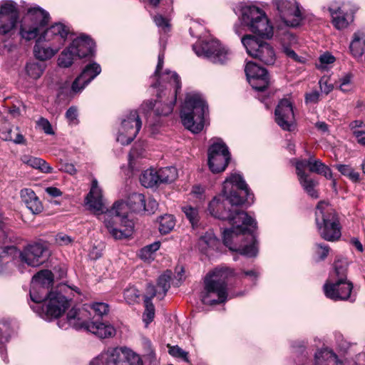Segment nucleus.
Segmentation results:
<instances>
[{
	"label": "nucleus",
	"mask_w": 365,
	"mask_h": 365,
	"mask_svg": "<svg viewBox=\"0 0 365 365\" xmlns=\"http://www.w3.org/2000/svg\"><path fill=\"white\" fill-rule=\"evenodd\" d=\"M160 291H157L155 286L151 284H148L147 285V287H146V292H145V299H147L148 298H149L150 301H151V299L157 296L158 297V292Z\"/></svg>",
	"instance_id": "obj_61"
},
{
	"label": "nucleus",
	"mask_w": 365,
	"mask_h": 365,
	"mask_svg": "<svg viewBox=\"0 0 365 365\" xmlns=\"http://www.w3.org/2000/svg\"><path fill=\"white\" fill-rule=\"evenodd\" d=\"M192 48L197 56L206 58L214 63L224 64L231 59L230 51L217 41L195 44Z\"/></svg>",
	"instance_id": "obj_14"
},
{
	"label": "nucleus",
	"mask_w": 365,
	"mask_h": 365,
	"mask_svg": "<svg viewBox=\"0 0 365 365\" xmlns=\"http://www.w3.org/2000/svg\"><path fill=\"white\" fill-rule=\"evenodd\" d=\"M47 247L43 243L29 245L19 252L21 262L31 267H38L46 259Z\"/></svg>",
	"instance_id": "obj_20"
},
{
	"label": "nucleus",
	"mask_w": 365,
	"mask_h": 365,
	"mask_svg": "<svg viewBox=\"0 0 365 365\" xmlns=\"http://www.w3.org/2000/svg\"><path fill=\"white\" fill-rule=\"evenodd\" d=\"M315 221L320 236L325 240L334 242L341 237V227L334 210L324 201L318 203Z\"/></svg>",
	"instance_id": "obj_8"
},
{
	"label": "nucleus",
	"mask_w": 365,
	"mask_h": 365,
	"mask_svg": "<svg viewBox=\"0 0 365 365\" xmlns=\"http://www.w3.org/2000/svg\"><path fill=\"white\" fill-rule=\"evenodd\" d=\"M352 77L351 73H346L339 79L336 85L341 91L348 92L351 90Z\"/></svg>",
	"instance_id": "obj_50"
},
{
	"label": "nucleus",
	"mask_w": 365,
	"mask_h": 365,
	"mask_svg": "<svg viewBox=\"0 0 365 365\" xmlns=\"http://www.w3.org/2000/svg\"><path fill=\"white\" fill-rule=\"evenodd\" d=\"M73 289L67 284L58 285L48 294L41 307V317L46 320L58 318L69 307Z\"/></svg>",
	"instance_id": "obj_6"
},
{
	"label": "nucleus",
	"mask_w": 365,
	"mask_h": 365,
	"mask_svg": "<svg viewBox=\"0 0 365 365\" xmlns=\"http://www.w3.org/2000/svg\"><path fill=\"white\" fill-rule=\"evenodd\" d=\"M334 269L331 278L335 282L324 284L325 295L333 300L347 299L353 288L352 284L346 280L347 262L345 259L335 260Z\"/></svg>",
	"instance_id": "obj_9"
},
{
	"label": "nucleus",
	"mask_w": 365,
	"mask_h": 365,
	"mask_svg": "<svg viewBox=\"0 0 365 365\" xmlns=\"http://www.w3.org/2000/svg\"><path fill=\"white\" fill-rule=\"evenodd\" d=\"M182 210L191 223L192 226L195 227L200 219L198 210L190 205H185L182 207Z\"/></svg>",
	"instance_id": "obj_48"
},
{
	"label": "nucleus",
	"mask_w": 365,
	"mask_h": 365,
	"mask_svg": "<svg viewBox=\"0 0 365 365\" xmlns=\"http://www.w3.org/2000/svg\"><path fill=\"white\" fill-rule=\"evenodd\" d=\"M140 181L145 187H153L159 184L158 171L154 169L145 170L140 176Z\"/></svg>",
	"instance_id": "obj_39"
},
{
	"label": "nucleus",
	"mask_w": 365,
	"mask_h": 365,
	"mask_svg": "<svg viewBox=\"0 0 365 365\" xmlns=\"http://www.w3.org/2000/svg\"><path fill=\"white\" fill-rule=\"evenodd\" d=\"M91 314L86 308H72L67 314L66 320H60V328L67 329L69 327L78 330L85 329L99 338L105 339L115 334V328L110 324L99 322L98 319H91Z\"/></svg>",
	"instance_id": "obj_3"
},
{
	"label": "nucleus",
	"mask_w": 365,
	"mask_h": 365,
	"mask_svg": "<svg viewBox=\"0 0 365 365\" xmlns=\"http://www.w3.org/2000/svg\"><path fill=\"white\" fill-rule=\"evenodd\" d=\"M69 46L73 51L76 56L81 58L92 54L94 43L89 37L81 36L73 39Z\"/></svg>",
	"instance_id": "obj_27"
},
{
	"label": "nucleus",
	"mask_w": 365,
	"mask_h": 365,
	"mask_svg": "<svg viewBox=\"0 0 365 365\" xmlns=\"http://www.w3.org/2000/svg\"><path fill=\"white\" fill-rule=\"evenodd\" d=\"M230 160L226 145L220 140L213 143L208 149V165L214 173L224 171Z\"/></svg>",
	"instance_id": "obj_18"
},
{
	"label": "nucleus",
	"mask_w": 365,
	"mask_h": 365,
	"mask_svg": "<svg viewBox=\"0 0 365 365\" xmlns=\"http://www.w3.org/2000/svg\"><path fill=\"white\" fill-rule=\"evenodd\" d=\"M283 53L289 58L293 60L295 62L298 63H304V58L303 57L299 56L294 51L289 48L288 46H283L282 48Z\"/></svg>",
	"instance_id": "obj_56"
},
{
	"label": "nucleus",
	"mask_w": 365,
	"mask_h": 365,
	"mask_svg": "<svg viewBox=\"0 0 365 365\" xmlns=\"http://www.w3.org/2000/svg\"><path fill=\"white\" fill-rule=\"evenodd\" d=\"M242 21L249 29L262 37L270 38L273 28L262 9L255 6H245L242 9Z\"/></svg>",
	"instance_id": "obj_11"
},
{
	"label": "nucleus",
	"mask_w": 365,
	"mask_h": 365,
	"mask_svg": "<svg viewBox=\"0 0 365 365\" xmlns=\"http://www.w3.org/2000/svg\"><path fill=\"white\" fill-rule=\"evenodd\" d=\"M101 72V68L97 63L88 64L73 82L71 86L72 91L75 93L81 92Z\"/></svg>",
	"instance_id": "obj_25"
},
{
	"label": "nucleus",
	"mask_w": 365,
	"mask_h": 365,
	"mask_svg": "<svg viewBox=\"0 0 365 365\" xmlns=\"http://www.w3.org/2000/svg\"><path fill=\"white\" fill-rule=\"evenodd\" d=\"M219 245V240L211 230L207 231L204 235L201 236L198 240V247L200 250L205 253H207L209 250H217Z\"/></svg>",
	"instance_id": "obj_33"
},
{
	"label": "nucleus",
	"mask_w": 365,
	"mask_h": 365,
	"mask_svg": "<svg viewBox=\"0 0 365 365\" xmlns=\"http://www.w3.org/2000/svg\"><path fill=\"white\" fill-rule=\"evenodd\" d=\"M320 93L317 91H313L306 94L305 100L309 103H317L319 101Z\"/></svg>",
	"instance_id": "obj_60"
},
{
	"label": "nucleus",
	"mask_w": 365,
	"mask_h": 365,
	"mask_svg": "<svg viewBox=\"0 0 365 365\" xmlns=\"http://www.w3.org/2000/svg\"><path fill=\"white\" fill-rule=\"evenodd\" d=\"M300 184L307 192V194L312 198H317L319 197L317 191L315 190V187L317 182L313 179L310 178L309 175L299 178Z\"/></svg>",
	"instance_id": "obj_43"
},
{
	"label": "nucleus",
	"mask_w": 365,
	"mask_h": 365,
	"mask_svg": "<svg viewBox=\"0 0 365 365\" xmlns=\"http://www.w3.org/2000/svg\"><path fill=\"white\" fill-rule=\"evenodd\" d=\"M124 298L128 304H133L140 297V292L135 287H129L124 290Z\"/></svg>",
	"instance_id": "obj_52"
},
{
	"label": "nucleus",
	"mask_w": 365,
	"mask_h": 365,
	"mask_svg": "<svg viewBox=\"0 0 365 365\" xmlns=\"http://www.w3.org/2000/svg\"><path fill=\"white\" fill-rule=\"evenodd\" d=\"M334 26L340 30L346 28L354 21L356 10L349 2H332L328 9Z\"/></svg>",
	"instance_id": "obj_17"
},
{
	"label": "nucleus",
	"mask_w": 365,
	"mask_h": 365,
	"mask_svg": "<svg viewBox=\"0 0 365 365\" xmlns=\"http://www.w3.org/2000/svg\"><path fill=\"white\" fill-rule=\"evenodd\" d=\"M233 274L234 271L228 267L216 268L207 274L201 294L202 302L205 304L224 303L228 295L227 279Z\"/></svg>",
	"instance_id": "obj_4"
},
{
	"label": "nucleus",
	"mask_w": 365,
	"mask_h": 365,
	"mask_svg": "<svg viewBox=\"0 0 365 365\" xmlns=\"http://www.w3.org/2000/svg\"><path fill=\"white\" fill-rule=\"evenodd\" d=\"M160 246V242H155L150 245L143 247L139 252V257L144 261H150L153 259V254L159 250Z\"/></svg>",
	"instance_id": "obj_46"
},
{
	"label": "nucleus",
	"mask_w": 365,
	"mask_h": 365,
	"mask_svg": "<svg viewBox=\"0 0 365 365\" xmlns=\"http://www.w3.org/2000/svg\"><path fill=\"white\" fill-rule=\"evenodd\" d=\"M142 125L136 110L130 111L122 120L117 136V141L122 145L130 144L136 137Z\"/></svg>",
	"instance_id": "obj_19"
},
{
	"label": "nucleus",
	"mask_w": 365,
	"mask_h": 365,
	"mask_svg": "<svg viewBox=\"0 0 365 365\" xmlns=\"http://www.w3.org/2000/svg\"><path fill=\"white\" fill-rule=\"evenodd\" d=\"M154 21L156 25L159 27H162L163 29H166L167 27H168V23L167 19L160 15L155 16Z\"/></svg>",
	"instance_id": "obj_63"
},
{
	"label": "nucleus",
	"mask_w": 365,
	"mask_h": 365,
	"mask_svg": "<svg viewBox=\"0 0 365 365\" xmlns=\"http://www.w3.org/2000/svg\"><path fill=\"white\" fill-rule=\"evenodd\" d=\"M309 170L311 173L322 175L327 179L332 180V184L335 186L336 180L333 179V175L330 168L323 163L320 160L311 158Z\"/></svg>",
	"instance_id": "obj_32"
},
{
	"label": "nucleus",
	"mask_w": 365,
	"mask_h": 365,
	"mask_svg": "<svg viewBox=\"0 0 365 365\" xmlns=\"http://www.w3.org/2000/svg\"><path fill=\"white\" fill-rule=\"evenodd\" d=\"M310 161H311V158H309L308 160H303L298 161L296 163L297 174L299 178L308 175L304 172V168H309V162Z\"/></svg>",
	"instance_id": "obj_54"
},
{
	"label": "nucleus",
	"mask_w": 365,
	"mask_h": 365,
	"mask_svg": "<svg viewBox=\"0 0 365 365\" xmlns=\"http://www.w3.org/2000/svg\"><path fill=\"white\" fill-rule=\"evenodd\" d=\"M158 203L154 199H149L148 201L145 202V210L143 212H147L150 215L155 212V211L158 209Z\"/></svg>",
	"instance_id": "obj_59"
},
{
	"label": "nucleus",
	"mask_w": 365,
	"mask_h": 365,
	"mask_svg": "<svg viewBox=\"0 0 365 365\" xmlns=\"http://www.w3.org/2000/svg\"><path fill=\"white\" fill-rule=\"evenodd\" d=\"M49 14L38 6L31 7L28 9L24 22L21 28L22 38L30 41L35 38L48 22Z\"/></svg>",
	"instance_id": "obj_12"
},
{
	"label": "nucleus",
	"mask_w": 365,
	"mask_h": 365,
	"mask_svg": "<svg viewBox=\"0 0 365 365\" xmlns=\"http://www.w3.org/2000/svg\"><path fill=\"white\" fill-rule=\"evenodd\" d=\"M253 202V195L237 173L231 174L223 183L222 195L215 197L209 204L208 210L213 217L228 220L232 227L223 232V242L230 250L247 257L257 253L253 231L256 222L238 205Z\"/></svg>",
	"instance_id": "obj_1"
},
{
	"label": "nucleus",
	"mask_w": 365,
	"mask_h": 365,
	"mask_svg": "<svg viewBox=\"0 0 365 365\" xmlns=\"http://www.w3.org/2000/svg\"><path fill=\"white\" fill-rule=\"evenodd\" d=\"M38 125L44 131L45 133L52 135L54 133L49 121L43 118H41L38 122Z\"/></svg>",
	"instance_id": "obj_58"
},
{
	"label": "nucleus",
	"mask_w": 365,
	"mask_h": 365,
	"mask_svg": "<svg viewBox=\"0 0 365 365\" xmlns=\"http://www.w3.org/2000/svg\"><path fill=\"white\" fill-rule=\"evenodd\" d=\"M75 56H76L73 51L68 46L60 54L58 58V65L62 68H68L73 64Z\"/></svg>",
	"instance_id": "obj_44"
},
{
	"label": "nucleus",
	"mask_w": 365,
	"mask_h": 365,
	"mask_svg": "<svg viewBox=\"0 0 365 365\" xmlns=\"http://www.w3.org/2000/svg\"><path fill=\"white\" fill-rule=\"evenodd\" d=\"M208 106L202 96L197 93H188L181 110L183 125L194 133H200L204 128Z\"/></svg>",
	"instance_id": "obj_5"
},
{
	"label": "nucleus",
	"mask_w": 365,
	"mask_h": 365,
	"mask_svg": "<svg viewBox=\"0 0 365 365\" xmlns=\"http://www.w3.org/2000/svg\"><path fill=\"white\" fill-rule=\"evenodd\" d=\"M46 67L43 62H29L25 66V72L30 78L37 80L42 76Z\"/></svg>",
	"instance_id": "obj_37"
},
{
	"label": "nucleus",
	"mask_w": 365,
	"mask_h": 365,
	"mask_svg": "<svg viewBox=\"0 0 365 365\" xmlns=\"http://www.w3.org/2000/svg\"><path fill=\"white\" fill-rule=\"evenodd\" d=\"M21 197L22 201L26 204L28 209H29L32 213H39L42 210V205L36 195L35 192L29 188H25L21 191Z\"/></svg>",
	"instance_id": "obj_30"
},
{
	"label": "nucleus",
	"mask_w": 365,
	"mask_h": 365,
	"mask_svg": "<svg viewBox=\"0 0 365 365\" xmlns=\"http://www.w3.org/2000/svg\"><path fill=\"white\" fill-rule=\"evenodd\" d=\"M163 60L164 53H160L155 72V76H158V83L153 85L158 88L157 99L154 103L145 101L140 107L143 112L153 110L157 115H168L172 113L177 94L181 88L180 78L175 72L165 71L160 74V71L163 66Z\"/></svg>",
	"instance_id": "obj_2"
},
{
	"label": "nucleus",
	"mask_w": 365,
	"mask_h": 365,
	"mask_svg": "<svg viewBox=\"0 0 365 365\" xmlns=\"http://www.w3.org/2000/svg\"><path fill=\"white\" fill-rule=\"evenodd\" d=\"M279 16L289 26H299L304 19L303 12L296 0H274Z\"/></svg>",
	"instance_id": "obj_15"
},
{
	"label": "nucleus",
	"mask_w": 365,
	"mask_h": 365,
	"mask_svg": "<svg viewBox=\"0 0 365 365\" xmlns=\"http://www.w3.org/2000/svg\"><path fill=\"white\" fill-rule=\"evenodd\" d=\"M0 138L5 141H12L16 144H24L25 138L18 127L11 126L4 123L0 128Z\"/></svg>",
	"instance_id": "obj_29"
},
{
	"label": "nucleus",
	"mask_w": 365,
	"mask_h": 365,
	"mask_svg": "<svg viewBox=\"0 0 365 365\" xmlns=\"http://www.w3.org/2000/svg\"><path fill=\"white\" fill-rule=\"evenodd\" d=\"M145 310L143 314V320L146 324L151 322L155 317V307L149 298L144 299Z\"/></svg>",
	"instance_id": "obj_51"
},
{
	"label": "nucleus",
	"mask_w": 365,
	"mask_h": 365,
	"mask_svg": "<svg viewBox=\"0 0 365 365\" xmlns=\"http://www.w3.org/2000/svg\"><path fill=\"white\" fill-rule=\"evenodd\" d=\"M43 36L36 42L34 47V56L41 61H46L52 58L61 48L53 44L51 42H43Z\"/></svg>",
	"instance_id": "obj_28"
},
{
	"label": "nucleus",
	"mask_w": 365,
	"mask_h": 365,
	"mask_svg": "<svg viewBox=\"0 0 365 365\" xmlns=\"http://www.w3.org/2000/svg\"><path fill=\"white\" fill-rule=\"evenodd\" d=\"M91 311L94 314V316L91 319L96 320V317H101L108 313L109 309L108 305L103 302H96L90 306Z\"/></svg>",
	"instance_id": "obj_49"
},
{
	"label": "nucleus",
	"mask_w": 365,
	"mask_h": 365,
	"mask_svg": "<svg viewBox=\"0 0 365 365\" xmlns=\"http://www.w3.org/2000/svg\"><path fill=\"white\" fill-rule=\"evenodd\" d=\"M86 202L89 209L96 214L108 211L106 218L115 220L116 222H119L123 218H128L130 209L127 202L118 201L113 204L110 210H107L103 202L101 189L96 179L92 181L91 188L86 197Z\"/></svg>",
	"instance_id": "obj_7"
},
{
	"label": "nucleus",
	"mask_w": 365,
	"mask_h": 365,
	"mask_svg": "<svg viewBox=\"0 0 365 365\" xmlns=\"http://www.w3.org/2000/svg\"><path fill=\"white\" fill-rule=\"evenodd\" d=\"M349 49L354 58L361 57L365 49V34L364 33L357 31L354 34Z\"/></svg>",
	"instance_id": "obj_31"
},
{
	"label": "nucleus",
	"mask_w": 365,
	"mask_h": 365,
	"mask_svg": "<svg viewBox=\"0 0 365 365\" xmlns=\"http://www.w3.org/2000/svg\"><path fill=\"white\" fill-rule=\"evenodd\" d=\"M172 272L166 271L163 274L160 275L158 280V287L161 289L162 292H158V298L162 299L165 295L166 292L170 287V281L171 279Z\"/></svg>",
	"instance_id": "obj_45"
},
{
	"label": "nucleus",
	"mask_w": 365,
	"mask_h": 365,
	"mask_svg": "<svg viewBox=\"0 0 365 365\" xmlns=\"http://www.w3.org/2000/svg\"><path fill=\"white\" fill-rule=\"evenodd\" d=\"M105 226L110 235L115 240H123L130 237L134 230V223L129 218H123L119 222L115 220L105 218Z\"/></svg>",
	"instance_id": "obj_22"
},
{
	"label": "nucleus",
	"mask_w": 365,
	"mask_h": 365,
	"mask_svg": "<svg viewBox=\"0 0 365 365\" xmlns=\"http://www.w3.org/2000/svg\"><path fill=\"white\" fill-rule=\"evenodd\" d=\"M21 160L24 164H26L33 168L38 169L42 173H51L53 172V168L41 158L24 155L21 157Z\"/></svg>",
	"instance_id": "obj_34"
},
{
	"label": "nucleus",
	"mask_w": 365,
	"mask_h": 365,
	"mask_svg": "<svg viewBox=\"0 0 365 365\" xmlns=\"http://www.w3.org/2000/svg\"><path fill=\"white\" fill-rule=\"evenodd\" d=\"M175 225V217L172 215H165L159 218V231L161 234L169 233Z\"/></svg>",
	"instance_id": "obj_42"
},
{
	"label": "nucleus",
	"mask_w": 365,
	"mask_h": 365,
	"mask_svg": "<svg viewBox=\"0 0 365 365\" xmlns=\"http://www.w3.org/2000/svg\"><path fill=\"white\" fill-rule=\"evenodd\" d=\"M19 13L15 4L11 1L4 3L0 10V34H6L16 25Z\"/></svg>",
	"instance_id": "obj_24"
},
{
	"label": "nucleus",
	"mask_w": 365,
	"mask_h": 365,
	"mask_svg": "<svg viewBox=\"0 0 365 365\" xmlns=\"http://www.w3.org/2000/svg\"><path fill=\"white\" fill-rule=\"evenodd\" d=\"M158 177L159 178V184L170 183L177 178L178 172L174 167H166L158 170Z\"/></svg>",
	"instance_id": "obj_40"
},
{
	"label": "nucleus",
	"mask_w": 365,
	"mask_h": 365,
	"mask_svg": "<svg viewBox=\"0 0 365 365\" xmlns=\"http://www.w3.org/2000/svg\"><path fill=\"white\" fill-rule=\"evenodd\" d=\"M329 252V247L322 244L316 245V254L319 256L320 260H324Z\"/></svg>",
	"instance_id": "obj_57"
},
{
	"label": "nucleus",
	"mask_w": 365,
	"mask_h": 365,
	"mask_svg": "<svg viewBox=\"0 0 365 365\" xmlns=\"http://www.w3.org/2000/svg\"><path fill=\"white\" fill-rule=\"evenodd\" d=\"M129 209L135 212H143L145 210V196L140 193H133L128 199Z\"/></svg>",
	"instance_id": "obj_36"
},
{
	"label": "nucleus",
	"mask_w": 365,
	"mask_h": 365,
	"mask_svg": "<svg viewBox=\"0 0 365 365\" xmlns=\"http://www.w3.org/2000/svg\"><path fill=\"white\" fill-rule=\"evenodd\" d=\"M247 53L262 63L272 65L276 60L273 48L267 42L262 41L251 35H245L241 40Z\"/></svg>",
	"instance_id": "obj_13"
},
{
	"label": "nucleus",
	"mask_w": 365,
	"mask_h": 365,
	"mask_svg": "<svg viewBox=\"0 0 365 365\" xmlns=\"http://www.w3.org/2000/svg\"><path fill=\"white\" fill-rule=\"evenodd\" d=\"M143 365L139 355L128 348H108L92 359L89 365Z\"/></svg>",
	"instance_id": "obj_10"
},
{
	"label": "nucleus",
	"mask_w": 365,
	"mask_h": 365,
	"mask_svg": "<svg viewBox=\"0 0 365 365\" xmlns=\"http://www.w3.org/2000/svg\"><path fill=\"white\" fill-rule=\"evenodd\" d=\"M315 365H341L337 356L331 351L323 350L315 354Z\"/></svg>",
	"instance_id": "obj_35"
},
{
	"label": "nucleus",
	"mask_w": 365,
	"mask_h": 365,
	"mask_svg": "<svg viewBox=\"0 0 365 365\" xmlns=\"http://www.w3.org/2000/svg\"><path fill=\"white\" fill-rule=\"evenodd\" d=\"M53 276L51 271L44 269L38 272L32 278L30 288L31 299L36 303L41 304L46 299L49 287L52 285Z\"/></svg>",
	"instance_id": "obj_16"
},
{
	"label": "nucleus",
	"mask_w": 365,
	"mask_h": 365,
	"mask_svg": "<svg viewBox=\"0 0 365 365\" xmlns=\"http://www.w3.org/2000/svg\"><path fill=\"white\" fill-rule=\"evenodd\" d=\"M319 60V67L321 68H326L327 66L331 64L335 61V57L329 53H324L320 56Z\"/></svg>",
	"instance_id": "obj_53"
},
{
	"label": "nucleus",
	"mask_w": 365,
	"mask_h": 365,
	"mask_svg": "<svg viewBox=\"0 0 365 365\" xmlns=\"http://www.w3.org/2000/svg\"><path fill=\"white\" fill-rule=\"evenodd\" d=\"M350 128L359 143L365 145V124L360 120L350 123Z\"/></svg>",
	"instance_id": "obj_41"
},
{
	"label": "nucleus",
	"mask_w": 365,
	"mask_h": 365,
	"mask_svg": "<svg viewBox=\"0 0 365 365\" xmlns=\"http://www.w3.org/2000/svg\"><path fill=\"white\" fill-rule=\"evenodd\" d=\"M56 241L60 245H65L70 243L71 242V239L69 236L66 235L59 234L56 235Z\"/></svg>",
	"instance_id": "obj_62"
},
{
	"label": "nucleus",
	"mask_w": 365,
	"mask_h": 365,
	"mask_svg": "<svg viewBox=\"0 0 365 365\" xmlns=\"http://www.w3.org/2000/svg\"><path fill=\"white\" fill-rule=\"evenodd\" d=\"M334 167L343 175L348 176L351 180L356 182L359 180V173L355 171L350 165L337 164Z\"/></svg>",
	"instance_id": "obj_47"
},
{
	"label": "nucleus",
	"mask_w": 365,
	"mask_h": 365,
	"mask_svg": "<svg viewBox=\"0 0 365 365\" xmlns=\"http://www.w3.org/2000/svg\"><path fill=\"white\" fill-rule=\"evenodd\" d=\"M275 120L284 130H292L294 124V115L291 102L287 99L279 101L275 109Z\"/></svg>",
	"instance_id": "obj_23"
},
{
	"label": "nucleus",
	"mask_w": 365,
	"mask_h": 365,
	"mask_svg": "<svg viewBox=\"0 0 365 365\" xmlns=\"http://www.w3.org/2000/svg\"><path fill=\"white\" fill-rule=\"evenodd\" d=\"M66 118L70 121H73L77 118V109L75 107H70L66 113Z\"/></svg>",
	"instance_id": "obj_64"
},
{
	"label": "nucleus",
	"mask_w": 365,
	"mask_h": 365,
	"mask_svg": "<svg viewBox=\"0 0 365 365\" xmlns=\"http://www.w3.org/2000/svg\"><path fill=\"white\" fill-rule=\"evenodd\" d=\"M245 71L249 83L255 90L262 91L268 87L269 80L266 69L255 63L247 62Z\"/></svg>",
	"instance_id": "obj_21"
},
{
	"label": "nucleus",
	"mask_w": 365,
	"mask_h": 365,
	"mask_svg": "<svg viewBox=\"0 0 365 365\" xmlns=\"http://www.w3.org/2000/svg\"><path fill=\"white\" fill-rule=\"evenodd\" d=\"M69 34L68 29L61 23H56L48 28L43 34V41L51 42L61 48Z\"/></svg>",
	"instance_id": "obj_26"
},
{
	"label": "nucleus",
	"mask_w": 365,
	"mask_h": 365,
	"mask_svg": "<svg viewBox=\"0 0 365 365\" xmlns=\"http://www.w3.org/2000/svg\"><path fill=\"white\" fill-rule=\"evenodd\" d=\"M169 347V354L175 357H178L184 359L185 361H187V352L182 350L178 346H173Z\"/></svg>",
	"instance_id": "obj_55"
},
{
	"label": "nucleus",
	"mask_w": 365,
	"mask_h": 365,
	"mask_svg": "<svg viewBox=\"0 0 365 365\" xmlns=\"http://www.w3.org/2000/svg\"><path fill=\"white\" fill-rule=\"evenodd\" d=\"M18 252L14 246L4 247L0 253V274L6 271L9 263L11 262L12 255Z\"/></svg>",
	"instance_id": "obj_38"
}]
</instances>
